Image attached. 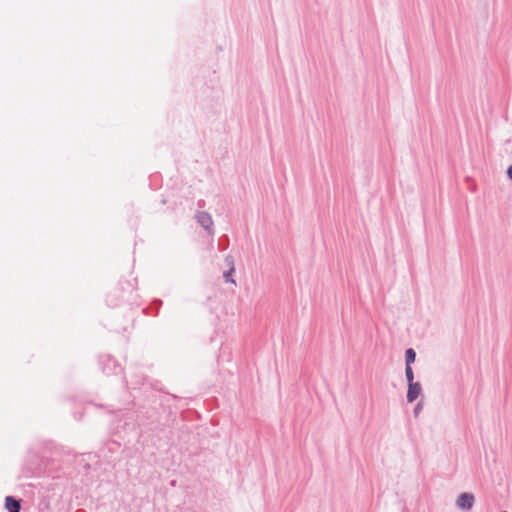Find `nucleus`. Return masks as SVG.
Wrapping results in <instances>:
<instances>
[{
    "mask_svg": "<svg viewBox=\"0 0 512 512\" xmlns=\"http://www.w3.org/2000/svg\"><path fill=\"white\" fill-rule=\"evenodd\" d=\"M420 409H421V405H420V404H418V405L415 407V409H414V413H415V414H417V413H418V411H420Z\"/></svg>",
    "mask_w": 512,
    "mask_h": 512,
    "instance_id": "1a4fd4ad",
    "label": "nucleus"
},
{
    "mask_svg": "<svg viewBox=\"0 0 512 512\" xmlns=\"http://www.w3.org/2000/svg\"><path fill=\"white\" fill-rule=\"evenodd\" d=\"M456 507L463 511H469L475 504V496L469 492H463L456 499Z\"/></svg>",
    "mask_w": 512,
    "mask_h": 512,
    "instance_id": "f257e3e1",
    "label": "nucleus"
},
{
    "mask_svg": "<svg viewBox=\"0 0 512 512\" xmlns=\"http://www.w3.org/2000/svg\"><path fill=\"white\" fill-rule=\"evenodd\" d=\"M507 175H508L509 179L512 181V165L508 167Z\"/></svg>",
    "mask_w": 512,
    "mask_h": 512,
    "instance_id": "6e6552de",
    "label": "nucleus"
},
{
    "mask_svg": "<svg viewBox=\"0 0 512 512\" xmlns=\"http://www.w3.org/2000/svg\"><path fill=\"white\" fill-rule=\"evenodd\" d=\"M416 353L412 348H409L405 352L406 365H410L415 361Z\"/></svg>",
    "mask_w": 512,
    "mask_h": 512,
    "instance_id": "423d86ee",
    "label": "nucleus"
},
{
    "mask_svg": "<svg viewBox=\"0 0 512 512\" xmlns=\"http://www.w3.org/2000/svg\"><path fill=\"white\" fill-rule=\"evenodd\" d=\"M226 262L228 263V265H230V269L228 272H225L224 273V277H225V280L227 282H230V283H233L235 284V280L232 278V274L234 273L235 269H234V266H233V259L231 256H228L226 257Z\"/></svg>",
    "mask_w": 512,
    "mask_h": 512,
    "instance_id": "39448f33",
    "label": "nucleus"
},
{
    "mask_svg": "<svg viewBox=\"0 0 512 512\" xmlns=\"http://www.w3.org/2000/svg\"><path fill=\"white\" fill-rule=\"evenodd\" d=\"M405 376H406L408 384L414 383V374H413V370L410 365H406Z\"/></svg>",
    "mask_w": 512,
    "mask_h": 512,
    "instance_id": "0eeeda50",
    "label": "nucleus"
},
{
    "mask_svg": "<svg viewBox=\"0 0 512 512\" xmlns=\"http://www.w3.org/2000/svg\"><path fill=\"white\" fill-rule=\"evenodd\" d=\"M197 222L210 234L214 233V223L209 213L201 211L196 214Z\"/></svg>",
    "mask_w": 512,
    "mask_h": 512,
    "instance_id": "f03ea898",
    "label": "nucleus"
},
{
    "mask_svg": "<svg viewBox=\"0 0 512 512\" xmlns=\"http://www.w3.org/2000/svg\"><path fill=\"white\" fill-rule=\"evenodd\" d=\"M422 387L419 382H414L408 384V391H407V401L409 403L414 402L421 394Z\"/></svg>",
    "mask_w": 512,
    "mask_h": 512,
    "instance_id": "7ed1b4c3",
    "label": "nucleus"
},
{
    "mask_svg": "<svg viewBox=\"0 0 512 512\" xmlns=\"http://www.w3.org/2000/svg\"><path fill=\"white\" fill-rule=\"evenodd\" d=\"M5 506L9 512H19L20 503L11 496H7L5 499Z\"/></svg>",
    "mask_w": 512,
    "mask_h": 512,
    "instance_id": "20e7f679",
    "label": "nucleus"
}]
</instances>
